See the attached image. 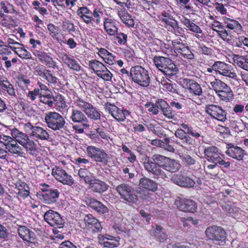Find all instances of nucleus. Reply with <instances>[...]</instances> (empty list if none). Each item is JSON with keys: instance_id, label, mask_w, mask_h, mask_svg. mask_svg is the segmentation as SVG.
Segmentation results:
<instances>
[{"instance_id": "nucleus-1", "label": "nucleus", "mask_w": 248, "mask_h": 248, "mask_svg": "<svg viewBox=\"0 0 248 248\" xmlns=\"http://www.w3.org/2000/svg\"><path fill=\"white\" fill-rule=\"evenodd\" d=\"M77 13L89 28L99 30L102 27L104 12L101 8L95 7L92 11L87 6H82L78 9Z\"/></svg>"}, {"instance_id": "nucleus-2", "label": "nucleus", "mask_w": 248, "mask_h": 248, "mask_svg": "<svg viewBox=\"0 0 248 248\" xmlns=\"http://www.w3.org/2000/svg\"><path fill=\"white\" fill-rule=\"evenodd\" d=\"M181 128H178L175 131L174 135L179 139L180 142L174 141L177 144L183 147L188 145H193L195 140L192 138L199 139L201 136L200 130L194 129L193 127L185 123L180 124Z\"/></svg>"}, {"instance_id": "nucleus-3", "label": "nucleus", "mask_w": 248, "mask_h": 248, "mask_svg": "<svg viewBox=\"0 0 248 248\" xmlns=\"http://www.w3.org/2000/svg\"><path fill=\"white\" fill-rule=\"evenodd\" d=\"M170 58L155 56L153 62L156 68L164 75L171 78L177 74L178 69Z\"/></svg>"}, {"instance_id": "nucleus-4", "label": "nucleus", "mask_w": 248, "mask_h": 248, "mask_svg": "<svg viewBox=\"0 0 248 248\" xmlns=\"http://www.w3.org/2000/svg\"><path fill=\"white\" fill-rule=\"evenodd\" d=\"M205 158L209 162L218 164L224 168H229L231 163L229 158H225L219 149L215 146L205 147L204 149Z\"/></svg>"}, {"instance_id": "nucleus-5", "label": "nucleus", "mask_w": 248, "mask_h": 248, "mask_svg": "<svg viewBox=\"0 0 248 248\" xmlns=\"http://www.w3.org/2000/svg\"><path fill=\"white\" fill-rule=\"evenodd\" d=\"M130 76L132 82L143 88L148 87L150 83L151 78L148 70L140 65L131 68Z\"/></svg>"}, {"instance_id": "nucleus-6", "label": "nucleus", "mask_w": 248, "mask_h": 248, "mask_svg": "<svg viewBox=\"0 0 248 248\" xmlns=\"http://www.w3.org/2000/svg\"><path fill=\"white\" fill-rule=\"evenodd\" d=\"M213 80L210 82L211 89L216 93L220 100L230 101L233 97V93L231 87L219 79L213 77Z\"/></svg>"}, {"instance_id": "nucleus-7", "label": "nucleus", "mask_w": 248, "mask_h": 248, "mask_svg": "<svg viewBox=\"0 0 248 248\" xmlns=\"http://www.w3.org/2000/svg\"><path fill=\"white\" fill-rule=\"evenodd\" d=\"M74 103L76 107L84 112L88 119L94 121L101 119V111L92 103L79 97L76 99Z\"/></svg>"}, {"instance_id": "nucleus-8", "label": "nucleus", "mask_w": 248, "mask_h": 248, "mask_svg": "<svg viewBox=\"0 0 248 248\" xmlns=\"http://www.w3.org/2000/svg\"><path fill=\"white\" fill-rule=\"evenodd\" d=\"M23 128L26 133L36 141L47 140L50 138L46 128L40 126L33 125L30 122L23 124Z\"/></svg>"}, {"instance_id": "nucleus-9", "label": "nucleus", "mask_w": 248, "mask_h": 248, "mask_svg": "<svg viewBox=\"0 0 248 248\" xmlns=\"http://www.w3.org/2000/svg\"><path fill=\"white\" fill-rule=\"evenodd\" d=\"M205 234L208 240H212L216 245H222L227 238L225 231L220 226L212 225L208 227Z\"/></svg>"}, {"instance_id": "nucleus-10", "label": "nucleus", "mask_w": 248, "mask_h": 248, "mask_svg": "<svg viewBox=\"0 0 248 248\" xmlns=\"http://www.w3.org/2000/svg\"><path fill=\"white\" fill-rule=\"evenodd\" d=\"M86 153L87 156L96 163L104 166L108 164L109 156L103 149L93 145L88 146Z\"/></svg>"}, {"instance_id": "nucleus-11", "label": "nucleus", "mask_w": 248, "mask_h": 248, "mask_svg": "<svg viewBox=\"0 0 248 248\" xmlns=\"http://www.w3.org/2000/svg\"><path fill=\"white\" fill-rule=\"evenodd\" d=\"M161 21L165 25V28L170 29V31L176 35L183 37L184 30L179 26L178 22L176 20L173 16L169 12H163L159 16Z\"/></svg>"}, {"instance_id": "nucleus-12", "label": "nucleus", "mask_w": 248, "mask_h": 248, "mask_svg": "<svg viewBox=\"0 0 248 248\" xmlns=\"http://www.w3.org/2000/svg\"><path fill=\"white\" fill-rule=\"evenodd\" d=\"M45 122L50 129L54 131L61 130L65 124L64 117L56 111H49L45 114Z\"/></svg>"}, {"instance_id": "nucleus-13", "label": "nucleus", "mask_w": 248, "mask_h": 248, "mask_svg": "<svg viewBox=\"0 0 248 248\" xmlns=\"http://www.w3.org/2000/svg\"><path fill=\"white\" fill-rule=\"evenodd\" d=\"M103 106L105 111L118 122H124L131 113L129 110L124 108H120L109 102L105 103Z\"/></svg>"}, {"instance_id": "nucleus-14", "label": "nucleus", "mask_w": 248, "mask_h": 248, "mask_svg": "<svg viewBox=\"0 0 248 248\" xmlns=\"http://www.w3.org/2000/svg\"><path fill=\"white\" fill-rule=\"evenodd\" d=\"M211 28L217 32L218 36L229 44L232 45L234 42V37L231 32L227 31L223 23L217 20H214L210 24Z\"/></svg>"}, {"instance_id": "nucleus-15", "label": "nucleus", "mask_w": 248, "mask_h": 248, "mask_svg": "<svg viewBox=\"0 0 248 248\" xmlns=\"http://www.w3.org/2000/svg\"><path fill=\"white\" fill-rule=\"evenodd\" d=\"M205 112L212 119L221 122H225L227 119V111L217 105L209 104L206 106Z\"/></svg>"}, {"instance_id": "nucleus-16", "label": "nucleus", "mask_w": 248, "mask_h": 248, "mask_svg": "<svg viewBox=\"0 0 248 248\" xmlns=\"http://www.w3.org/2000/svg\"><path fill=\"white\" fill-rule=\"evenodd\" d=\"M51 175L58 182L69 186L74 184L72 176L68 174L61 166H56L52 169Z\"/></svg>"}, {"instance_id": "nucleus-17", "label": "nucleus", "mask_w": 248, "mask_h": 248, "mask_svg": "<svg viewBox=\"0 0 248 248\" xmlns=\"http://www.w3.org/2000/svg\"><path fill=\"white\" fill-rule=\"evenodd\" d=\"M32 52L39 61L47 68L54 69H58L57 62L54 60L50 54L37 49L32 50Z\"/></svg>"}, {"instance_id": "nucleus-18", "label": "nucleus", "mask_w": 248, "mask_h": 248, "mask_svg": "<svg viewBox=\"0 0 248 248\" xmlns=\"http://www.w3.org/2000/svg\"><path fill=\"white\" fill-rule=\"evenodd\" d=\"M214 68L216 73L230 78L235 79L237 74L232 65L221 61L214 62Z\"/></svg>"}, {"instance_id": "nucleus-19", "label": "nucleus", "mask_w": 248, "mask_h": 248, "mask_svg": "<svg viewBox=\"0 0 248 248\" xmlns=\"http://www.w3.org/2000/svg\"><path fill=\"white\" fill-rule=\"evenodd\" d=\"M145 170L156 178L165 179L167 177L165 172L160 168L152 158L147 157L143 163Z\"/></svg>"}, {"instance_id": "nucleus-20", "label": "nucleus", "mask_w": 248, "mask_h": 248, "mask_svg": "<svg viewBox=\"0 0 248 248\" xmlns=\"http://www.w3.org/2000/svg\"><path fill=\"white\" fill-rule=\"evenodd\" d=\"M182 86L187 89L189 93L195 96H200L202 94V90L200 84L197 81L185 78L181 81Z\"/></svg>"}, {"instance_id": "nucleus-21", "label": "nucleus", "mask_w": 248, "mask_h": 248, "mask_svg": "<svg viewBox=\"0 0 248 248\" xmlns=\"http://www.w3.org/2000/svg\"><path fill=\"white\" fill-rule=\"evenodd\" d=\"M45 220L51 226L62 228L64 225V220L60 215L56 212L49 210L44 216Z\"/></svg>"}, {"instance_id": "nucleus-22", "label": "nucleus", "mask_w": 248, "mask_h": 248, "mask_svg": "<svg viewBox=\"0 0 248 248\" xmlns=\"http://www.w3.org/2000/svg\"><path fill=\"white\" fill-rule=\"evenodd\" d=\"M171 181L174 184L186 188L193 187L196 184L192 178L180 173L174 174L171 178Z\"/></svg>"}, {"instance_id": "nucleus-23", "label": "nucleus", "mask_w": 248, "mask_h": 248, "mask_svg": "<svg viewBox=\"0 0 248 248\" xmlns=\"http://www.w3.org/2000/svg\"><path fill=\"white\" fill-rule=\"evenodd\" d=\"M179 19L181 23L185 26L186 30L195 33V36L199 39H202L203 38L202 30L193 21L191 20L184 16H179Z\"/></svg>"}, {"instance_id": "nucleus-24", "label": "nucleus", "mask_w": 248, "mask_h": 248, "mask_svg": "<svg viewBox=\"0 0 248 248\" xmlns=\"http://www.w3.org/2000/svg\"><path fill=\"white\" fill-rule=\"evenodd\" d=\"M102 25L105 31L109 36L115 35L118 31L119 22L111 17H104L102 18Z\"/></svg>"}, {"instance_id": "nucleus-25", "label": "nucleus", "mask_w": 248, "mask_h": 248, "mask_svg": "<svg viewBox=\"0 0 248 248\" xmlns=\"http://www.w3.org/2000/svg\"><path fill=\"white\" fill-rule=\"evenodd\" d=\"M99 243L105 248H114L120 245V237H115L107 234L98 235Z\"/></svg>"}, {"instance_id": "nucleus-26", "label": "nucleus", "mask_w": 248, "mask_h": 248, "mask_svg": "<svg viewBox=\"0 0 248 248\" xmlns=\"http://www.w3.org/2000/svg\"><path fill=\"white\" fill-rule=\"evenodd\" d=\"M70 120L73 123L80 124L84 128H89V120L85 115L84 112L80 109L73 108L71 110Z\"/></svg>"}, {"instance_id": "nucleus-27", "label": "nucleus", "mask_w": 248, "mask_h": 248, "mask_svg": "<svg viewBox=\"0 0 248 248\" xmlns=\"http://www.w3.org/2000/svg\"><path fill=\"white\" fill-rule=\"evenodd\" d=\"M84 221L87 229L93 233L100 232L102 230L101 223L92 215H86L84 218Z\"/></svg>"}, {"instance_id": "nucleus-28", "label": "nucleus", "mask_w": 248, "mask_h": 248, "mask_svg": "<svg viewBox=\"0 0 248 248\" xmlns=\"http://www.w3.org/2000/svg\"><path fill=\"white\" fill-rule=\"evenodd\" d=\"M22 146L25 148L27 154L31 155L33 158L40 160L42 155L41 149L30 138L27 141H26Z\"/></svg>"}, {"instance_id": "nucleus-29", "label": "nucleus", "mask_w": 248, "mask_h": 248, "mask_svg": "<svg viewBox=\"0 0 248 248\" xmlns=\"http://www.w3.org/2000/svg\"><path fill=\"white\" fill-rule=\"evenodd\" d=\"M17 232L19 237L24 241L32 243L36 239L35 233L24 225H18Z\"/></svg>"}, {"instance_id": "nucleus-30", "label": "nucleus", "mask_w": 248, "mask_h": 248, "mask_svg": "<svg viewBox=\"0 0 248 248\" xmlns=\"http://www.w3.org/2000/svg\"><path fill=\"white\" fill-rule=\"evenodd\" d=\"M226 154L230 157L235 159L238 161L243 160L244 156L247 154L245 151L240 147L234 145L232 144L228 145Z\"/></svg>"}, {"instance_id": "nucleus-31", "label": "nucleus", "mask_w": 248, "mask_h": 248, "mask_svg": "<svg viewBox=\"0 0 248 248\" xmlns=\"http://www.w3.org/2000/svg\"><path fill=\"white\" fill-rule=\"evenodd\" d=\"M116 190L121 196L127 202H131L134 190L126 184H122L116 187Z\"/></svg>"}, {"instance_id": "nucleus-32", "label": "nucleus", "mask_w": 248, "mask_h": 248, "mask_svg": "<svg viewBox=\"0 0 248 248\" xmlns=\"http://www.w3.org/2000/svg\"><path fill=\"white\" fill-rule=\"evenodd\" d=\"M144 9L151 16L155 15V10L160 5L161 0H140Z\"/></svg>"}, {"instance_id": "nucleus-33", "label": "nucleus", "mask_w": 248, "mask_h": 248, "mask_svg": "<svg viewBox=\"0 0 248 248\" xmlns=\"http://www.w3.org/2000/svg\"><path fill=\"white\" fill-rule=\"evenodd\" d=\"M233 64L238 67L248 71V56L232 54Z\"/></svg>"}, {"instance_id": "nucleus-34", "label": "nucleus", "mask_w": 248, "mask_h": 248, "mask_svg": "<svg viewBox=\"0 0 248 248\" xmlns=\"http://www.w3.org/2000/svg\"><path fill=\"white\" fill-rule=\"evenodd\" d=\"M44 193H38L37 197L40 200L45 202H56L60 195V192L57 189L52 188Z\"/></svg>"}, {"instance_id": "nucleus-35", "label": "nucleus", "mask_w": 248, "mask_h": 248, "mask_svg": "<svg viewBox=\"0 0 248 248\" xmlns=\"http://www.w3.org/2000/svg\"><path fill=\"white\" fill-rule=\"evenodd\" d=\"M153 196L154 195L150 194L148 191L142 189L140 187L138 189L134 190L131 202L140 200L149 202L153 200L152 198Z\"/></svg>"}, {"instance_id": "nucleus-36", "label": "nucleus", "mask_w": 248, "mask_h": 248, "mask_svg": "<svg viewBox=\"0 0 248 248\" xmlns=\"http://www.w3.org/2000/svg\"><path fill=\"white\" fill-rule=\"evenodd\" d=\"M98 55L103 59L104 62L110 65H112L116 63V56L109 52L105 48L98 49Z\"/></svg>"}, {"instance_id": "nucleus-37", "label": "nucleus", "mask_w": 248, "mask_h": 248, "mask_svg": "<svg viewBox=\"0 0 248 248\" xmlns=\"http://www.w3.org/2000/svg\"><path fill=\"white\" fill-rule=\"evenodd\" d=\"M6 149L15 157H25L26 153L22 147L15 142L6 145Z\"/></svg>"}, {"instance_id": "nucleus-38", "label": "nucleus", "mask_w": 248, "mask_h": 248, "mask_svg": "<svg viewBox=\"0 0 248 248\" xmlns=\"http://www.w3.org/2000/svg\"><path fill=\"white\" fill-rule=\"evenodd\" d=\"M108 188V186L104 181L94 178L92 183L90 184L89 188L92 191L98 193H102Z\"/></svg>"}, {"instance_id": "nucleus-39", "label": "nucleus", "mask_w": 248, "mask_h": 248, "mask_svg": "<svg viewBox=\"0 0 248 248\" xmlns=\"http://www.w3.org/2000/svg\"><path fill=\"white\" fill-rule=\"evenodd\" d=\"M222 19L226 28L236 32L242 31V27L238 21L226 16H223Z\"/></svg>"}, {"instance_id": "nucleus-40", "label": "nucleus", "mask_w": 248, "mask_h": 248, "mask_svg": "<svg viewBox=\"0 0 248 248\" xmlns=\"http://www.w3.org/2000/svg\"><path fill=\"white\" fill-rule=\"evenodd\" d=\"M139 186L142 188L155 192L157 189V183L147 177H143L140 179L139 181Z\"/></svg>"}, {"instance_id": "nucleus-41", "label": "nucleus", "mask_w": 248, "mask_h": 248, "mask_svg": "<svg viewBox=\"0 0 248 248\" xmlns=\"http://www.w3.org/2000/svg\"><path fill=\"white\" fill-rule=\"evenodd\" d=\"M0 92L11 96H16L14 85L6 78H3L0 86Z\"/></svg>"}, {"instance_id": "nucleus-42", "label": "nucleus", "mask_w": 248, "mask_h": 248, "mask_svg": "<svg viewBox=\"0 0 248 248\" xmlns=\"http://www.w3.org/2000/svg\"><path fill=\"white\" fill-rule=\"evenodd\" d=\"M62 60L65 64L73 70L79 72L81 70V67L73 56L70 57L67 54H64Z\"/></svg>"}, {"instance_id": "nucleus-43", "label": "nucleus", "mask_w": 248, "mask_h": 248, "mask_svg": "<svg viewBox=\"0 0 248 248\" xmlns=\"http://www.w3.org/2000/svg\"><path fill=\"white\" fill-rule=\"evenodd\" d=\"M118 15L124 24L128 27H134L135 25L134 20L127 11L122 10L119 11Z\"/></svg>"}, {"instance_id": "nucleus-44", "label": "nucleus", "mask_w": 248, "mask_h": 248, "mask_svg": "<svg viewBox=\"0 0 248 248\" xmlns=\"http://www.w3.org/2000/svg\"><path fill=\"white\" fill-rule=\"evenodd\" d=\"M181 165L178 161L168 158L163 169L171 173L178 171L181 168Z\"/></svg>"}, {"instance_id": "nucleus-45", "label": "nucleus", "mask_w": 248, "mask_h": 248, "mask_svg": "<svg viewBox=\"0 0 248 248\" xmlns=\"http://www.w3.org/2000/svg\"><path fill=\"white\" fill-rule=\"evenodd\" d=\"M11 135L16 142H18L21 145H23L29 139V136L22 132L19 131L16 128H14L11 130Z\"/></svg>"}, {"instance_id": "nucleus-46", "label": "nucleus", "mask_w": 248, "mask_h": 248, "mask_svg": "<svg viewBox=\"0 0 248 248\" xmlns=\"http://www.w3.org/2000/svg\"><path fill=\"white\" fill-rule=\"evenodd\" d=\"M177 208L184 212L194 213L196 211V202H174Z\"/></svg>"}, {"instance_id": "nucleus-47", "label": "nucleus", "mask_w": 248, "mask_h": 248, "mask_svg": "<svg viewBox=\"0 0 248 248\" xmlns=\"http://www.w3.org/2000/svg\"><path fill=\"white\" fill-rule=\"evenodd\" d=\"M39 100L48 108H52L54 104V97L52 93L47 94H40Z\"/></svg>"}, {"instance_id": "nucleus-48", "label": "nucleus", "mask_w": 248, "mask_h": 248, "mask_svg": "<svg viewBox=\"0 0 248 248\" xmlns=\"http://www.w3.org/2000/svg\"><path fill=\"white\" fill-rule=\"evenodd\" d=\"M114 42L118 46H124L127 44V34L121 31L117 32L115 35H113Z\"/></svg>"}, {"instance_id": "nucleus-49", "label": "nucleus", "mask_w": 248, "mask_h": 248, "mask_svg": "<svg viewBox=\"0 0 248 248\" xmlns=\"http://www.w3.org/2000/svg\"><path fill=\"white\" fill-rule=\"evenodd\" d=\"M77 27L74 23L70 20H66L62 22V31L70 34H73V33L76 32Z\"/></svg>"}, {"instance_id": "nucleus-50", "label": "nucleus", "mask_w": 248, "mask_h": 248, "mask_svg": "<svg viewBox=\"0 0 248 248\" xmlns=\"http://www.w3.org/2000/svg\"><path fill=\"white\" fill-rule=\"evenodd\" d=\"M171 45L175 50V57H176L181 51L187 46V44L186 43H184L182 40L179 38L172 40Z\"/></svg>"}, {"instance_id": "nucleus-51", "label": "nucleus", "mask_w": 248, "mask_h": 248, "mask_svg": "<svg viewBox=\"0 0 248 248\" xmlns=\"http://www.w3.org/2000/svg\"><path fill=\"white\" fill-rule=\"evenodd\" d=\"M87 205L97 212L104 214L108 211L107 206L103 204L102 202H86Z\"/></svg>"}, {"instance_id": "nucleus-52", "label": "nucleus", "mask_w": 248, "mask_h": 248, "mask_svg": "<svg viewBox=\"0 0 248 248\" xmlns=\"http://www.w3.org/2000/svg\"><path fill=\"white\" fill-rule=\"evenodd\" d=\"M89 66L97 75L102 68L104 69L105 64L96 59H92L89 62Z\"/></svg>"}, {"instance_id": "nucleus-53", "label": "nucleus", "mask_w": 248, "mask_h": 248, "mask_svg": "<svg viewBox=\"0 0 248 248\" xmlns=\"http://www.w3.org/2000/svg\"><path fill=\"white\" fill-rule=\"evenodd\" d=\"M154 236L156 240L160 242H164L168 238L167 235L163 232V228L159 225H156Z\"/></svg>"}, {"instance_id": "nucleus-54", "label": "nucleus", "mask_w": 248, "mask_h": 248, "mask_svg": "<svg viewBox=\"0 0 248 248\" xmlns=\"http://www.w3.org/2000/svg\"><path fill=\"white\" fill-rule=\"evenodd\" d=\"M163 115L168 119H171L176 121L177 119V114L175 110L168 105L165 108H164L161 111Z\"/></svg>"}, {"instance_id": "nucleus-55", "label": "nucleus", "mask_w": 248, "mask_h": 248, "mask_svg": "<svg viewBox=\"0 0 248 248\" xmlns=\"http://www.w3.org/2000/svg\"><path fill=\"white\" fill-rule=\"evenodd\" d=\"M14 52L21 59H31V54L25 49L22 45L19 47H14Z\"/></svg>"}, {"instance_id": "nucleus-56", "label": "nucleus", "mask_w": 248, "mask_h": 248, "mask_svg": "<svg viewBox=\"0 0 248 248\" xmlns=\"http://www.w3.org/2000/svg\"><path fill=\"white\" fill-rule=\"evenodd\" d=\"M96 128H94V130L96 131L97 134L99 135V138L100 137L104 140L108 141L109 140H110V137L108 133V130L103 126H99L97 125L96 126Z\"/></svg>"}, {"instance_id": "nucleus-57", "label": "nucleus", "mask_w": 248, "mask_h": 248, "mask_svg": "<svg viewBox=\"0 0 248 248\" xmlns=\"http://www.w3.org/2000/svg\"><path fill=\"white\" fill-rule=\"evenodd\" d=\"M46 71L43 78L46 80L50 84H56L58 82V78L52 73V71L47 69Z\"/></svg>"}, {"instance_id": "nucleus-58", "label": "nucleus", "mask_w": 248, "mask_h": 248, "mask_svg": "<svg viewBox=\"0 0 248 248\" xmlns=\"http://www.w3.org/2000/svg\"><path fill=\"white\" fill-rule=\"evenodd\" d=\"M97 76L107 81H111L113 77L112 74L105 65L104 69L102 68L97 74Z\"/></svg>"}, {"instance_id": "nucleus-59", "label": "nucleus", "mask_w": 248, "mask_h": 248, "mask_svg": "<svg viewBox=\"0 0 248 248\" xmlns=\"http://www.w3.org/2000/svg\"><path fill=\"white\" fill-rule=\"evenodd\" d=\"M161 49L164 54L170 58L175 57V52L172 46L163 43L161 44Z\"/></svg>"}, {"instance_id": "nucleus-60", "label": "nucleus", "mask_w": 248, "mask_h": 248, "mask_svg": "<svg viewBox=\"0 0 248 248\" xmlns=\"http://www.w3.org/2000/svg\"><path fill=\"white\" fill-rule=\"evenodd\" d=\"M168 158V157L161 155L155 154L152 156L151 158L153 160L156 164L159 166L160 168L163 169L164 166H165V163L167 161Z\"/></svg>"}, {"instance_id": "nucleus-61", "label": "nucleus", "mask_w": 248, "mask_h": 248, "mask_svg": "<svg viewBox=\"0 0 248 248\" xmlns=\"http://www.w3.org/2000/svg\"><path fill=\"white\" fill-rule=\"evenodd\" d=\"M47 30L51 37L54 39L58 40V36L60 33L59 28L52 23H49L47 25Z\"/></svg>"}, {"instance_id": "nucleus-62", "label": "nucleus", "mask_w": 248, "mask_h": 248, "mask_svg": "<svg viewBox=\"0 0 248 248\" xmlns=\"http://www.w3.org/2000/svg\"><path fill=\"white\" fill-rule=\"evenodd\" d=\"M161 83L163 86V90L166 92L175 93H178L176 88L177 87L176 84H172L171 82L165 80L161 81Z\"/></svg>"}, {"instance_id": "nucleus-63", "label": "nucleus", "mask_w": 248, "mask_h": 248, "mask_svg": "<svg viewBox=\"0 0 248 248\" xmlns=\"http://www.w3.org/2000/svg\"><path fill=\"white\" fill-rule=\"evenodd\" d=\"M179 54L184 58L189 61L193 60L195 58L194 54L192 52L188 45L182 50Z\"/></svg>"}, {"instance_id": "nucleus-64", "label": "nucleus", "mask_w": 248, "mask_h": 248, "mask_svg": "<svg viewBox=\"0 0 248 248\" xmlns=\"http://www.w3.org/2000/svg\"><path fill=\"white\" fill-rule=\"evenodd\" d=\"M16 82L18 85L22 88L27 87L31 83L30 80L26 76L20 75L17 78Z\"/></svg>"}]
</instances>
